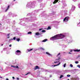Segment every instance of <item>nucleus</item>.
Listing matches in <instances>:
<instances>
[{
    "mask_svg": "<svg viewBox=\"0 0 80 80\" xmlns=\"http://www.w3.org/2000/svg\"><path fill=\"white\" fill-rule=\"evenodd\" d=\"M65 37V36L63 35L62 34H60L58 35H56L52 37L53 39H56L57 38H60L61 39Z\"/></svg>",
    "mask_w": 80,
    "mask_h": 80,
    "instance_id": "nucleus-1",
    "label": "nucleus"
},
{
    "mask_svg": "<svg viewBox=\"0 0 80 80\" xmlns=\"http://www.w3.org/2000/svg\"><path fill=\"white\" fill-rule=\"evenodd\" d=\"M36 3L35 2H29V3H28L27 5V7H29L30 6L32 8H34L35 7V4Z\"/></svg>",
    "mask_w": 80,
    "mask_h": 80,
    "instance_id": "nucleus-2",
    "label": "nucleus"
},
{
    "mask_svg": "<svg viewBox=\"0 0 80 80\" xmlns=\"http://www.w3.org/2000/svg\"><path fill=\"white\" fill-rule=\"evenodd\" d=\"M60 55V53H59L57 55V57H58L57 59H56L55 60L56 61H57L58 60H59L60 59V57H58V56Z\"/></svg>",
    "mask_w": 80,
    "mask_h": 80,
    "instance_id": "nucleus-3",
    "label": "nucleus"
},
{
    "mask_svg": "<svg viewBox=\"0 0 80 80\" xmlns=\"http://www.w3.org/2000/svg\"><path fill=\"white\" fill-rule=\"evenodd\" d=\"M75 9V6L72 5V7L71 8V12H73V11Z\"/></svg>",
    "mask_w": 80,
    "mask_h": 80,
    "instance_id": "nucleus-4",
    "label": "nucleus"
},
{
    "mask_svg": "<svg viewBox=\"0 0 80 80\" xmlns=\"http://www.w3.org/2000/svg\"><path fill=\"white\" fill-rule=\"evenodd\" d=\"M70 19V18H69V17H65L64 19L63 20H69Z\"/></svg>",
    "mask_w": 80,
    "mask_h": 80,
    "instance_id": "nucleus-5",
    "label": "nucleus"
},
{
    "mask_svg": "<svg viewBox=\"0 0 80 80\" xmlns=\"http://www.w3.org/2000/svg\"><path fill=\"white\" fill-rule=\"evenodd\" d=\"M39 68L38 66H37L34 68V69L35 70H37V69H39Z\"/></svg>",
    "mask_w": 80,
    "mask_h": 80,
    "instance_id": "nucleus-6",
    "label": "nucleus"
},
{
    "mask_svg": "<svg viewBox=\"0 0 80 80\" xmlns=\"http://www.w3.org/2000/svg\"><path fill=\"white\" fill-rule=\"evenodd\" d=\"M41 34H42V33H40L39 32H36L35 33L36 35H38H38H41Z\"/></svg>",
    "mask_w": 80,
    "mask_h": 80,
    "instance_id": "nucleus-7",
    "label": "nucleus"
},
{
    "mask_svg": "<svg viewBox=\"0 0 80 80\" xmlns=\"http://www.w3.org/2000/svg\"><path fill=\"white\" fill-rule=\"evenodd\" d=\"M74 52H80V49L74 50Z\"/></svg>",
    "mask_w": 80,
    "mask_h": 80,
    "instance_id": "nucleus-8",
    "label": "nucleus"
},
{
    "mask_svg": "<svg viewBox=\"0 0 80 80\" xmlns=\"http://www.w3.org/2000/svg\"><path fill=\"white\" fill-rule=\"evenodd\" d=\"M58 0H55V1L53 2V4H54V3H56L58 2Z\"/></svg>",
    "mask_w": 80,
    "mask_h": 80,
    "instance_id": "nucleus-9",
    "label": "nucleus"
},
{
    "mask_svg": "<svg viewBox=\"0 0 80 80\" xmlns=\"http://www.w3.org/2000/svg\"><path fill=\"white\" fill-rule=\"evenodd\" d=\"M48 40H47V39H44V40L42 41V42H47V41Z\"/></svg>",
    "mask_w": 80,
    "mask_h": 80,
    "instance_id": "nucleus-10",
    "label": "nucleus"
},
{
    "mask_svg": "<svg viewBox=\"0 0 80 80\" xmlns=\"http://www.w3.org/2000/svg\"><path fill=\"white\" fill-rule=\"evenodd\" d=\"M14 68H17V69H18L19 68L18 67V66H14Z\"/></svg>",
    "mask_w": 80,
    "mask_h": 80,
    "instance_id": "nucleus-11",
    "label": "nucleus"
},
{
    "mask_svg": "<svg viewBox=\"0 0 80 80\" xmlns=\"http://www.w3.org/2000/svg\"><path fill=\"white\" fill-rule=\"evenodd\" d=\"M10 7V6L8 5V8L7 9H6L5 11V12H7V11L8 10V8H9Z\"/></svg>",
    "mask_w": 80,
    "mask_h": 80,
    "instance_id": "nucleus-12",
    "label": "nucleus"
},
{
    "mask_svg": "<svg viewBox=\"0 0 80 80\" xmlns=\"http://www.w3.org/2000/svg\"><path fill=\"white\" fill-rule=\"evenodd\" d=\"M10 7V6L8 5V8L7 9H6L5 11V12H7V11L8 10V8H9Z\"/></svg>",
    "mask_w": 80,
    "mask_h": 80,
    "instance_id": "nucleus-13",
    "label": "nucleus"
},
{
    "mask_svg": "<svg viewBox=\"0 0 80 80\" xmlns=\"http://www.w3.org/2000/svg\"><path fill=\"white\" fill-rule=\"evenodd\" d=\"M33 49H31L29 50V49H28V52H30L31 51H32V50H33Z\"/></svg>",
    "mask_w": 80,
    "mask_h": 80,
    "instance_id": "nucleus-14",
    "label": "nucleus"
},
{
    "mask_svg": "<svg viewBox=\"0 0 80 80\" xmlns=\"http://www.w3.org/2000/svg\"><path fill=\"white\" fill-rule=\"evenodd\" d=\"M60 64V62H59V63L57 65H54V67H55L56 66H58Z\"/></svg>",
    "mask_w": 80,
    "mask_h": 80,
    "instance_id": "nucleus-15",
    "label": "nucleus"
},
{
    "mask_svg": "<svg viewBox=\"0 0 80 80\" xmlns=\"http://www.w3.org/2000/svg\"><path fill=\"white\" fill-rule=\"evenodd\" d=\"M16 52L17 53H21V51H20V50H18L16 51Z\"/></svg>",
    "mask_w": 80,
    "mask_h": 80,
    "instance_id": "nucleus-16",
    "label": "nucleus"
},
{
    "mask_svg": "<svg viewBox=\"0 0 80 80\" xmlns=\"http://www.w3.org/2000/svg\"><path fill=\"white\" fill-rule=\"evenodd\" d=\"M51 29V27L49 26L48 27V28L47 29V30H50Z\"/></svg>",
    "mask_w": 80,
    "mask_h": 80,
    "instance_id": "nucleus-17",
    "label": "nucleus"
},
{
    "mask_svg": "<svg viewBox=\"0 0 80 80\" xmlns=\"http://www.w3.org/2000/svg\"><path fill=\"white\" fill-rule=\"evenodd\" d=\"M46 54H47V55H51V54H50V53H48V52H46Z\"/></svg>",
    "mask_w": 80,
    "mask_h": 80,
    "instance_id": "nucleus-18",
    "label": "nucleus"
},
{
    "mask_svg": "<svg viewBox=\"0 0 80 80\" xmlns=\"http://www.w3.org/2000/svg\"><path fill=\"white\" fill-rule=\"evenodd\" d=\"M42 32H46V31H45V30H42V31H41Z\"/></svg>",
    "mask_w": 80,
    "mask_h": 80,
    "instance_id": "nucleus-19",
    "label": "nucleus"
},
{
    "mask_svg": "<svg viewBox=\"0 0 80 80\" xmlns=\"http://www.w3.org/2000/svg\"><path fill=\"white\" fill-rule=\"evenodd\" d=\"M17 40L18 42H19V41L20 40V38H17Z\"/></svg>",
    "mask_w": 80,
    "mask_h": 80,
    "instance_id": "nucleus-20",
    "label": "nucleus"
},
{
    "mask_svg": "<svg viewBox=\"0 0 80 80\" xmlns=\"http://www.w3.org/2000/svg\"><path fill=\"white\" fill-rule=\"evenodd\" d=\"M63 77V76L62 75H61V76L60 77V78H62V77Z\"/></svg>",
    "mask_w": 80,
    "mask_h": 80,
    "instance_id": "nucleus-21",
    "label": "nucleus"
},
{
    "mask_svg": "<svg viewBox=\"0 0 80 80\" xmlns=\"http://www.w3.org/2000/svg\"><path fill=\"white\" fill-rule=\"evenodd\" d=\"M40 49H41V50H45V49L44 48H40Z\"/></svg>",
    "mask_w": 80,
    "mask_h": 80,
    "instance_id": "nucleus-22",
    "label": "nucleus"
},
{
    "mask_svg": "<svg viewBox=\"0 0 80 80\" xmlns=\"http://www.w3.org/2000/svg\"><path fill=\"white\" fill-rule=\"evenodd\" d=\"M28 34H31L32 33V32H29L28 33Z\"/></svg>",
    "mask_w": 80,
    "mask_h": 80,
    "instance_id": "nucleus-23",
    "label": "nucleus"
},
{
    "mask_svg": "<svg viewBox=\"0 0 80 80\" xmlns=\"http://www.w3.org/2000/svg\"><path fill=\"white\" fill-rule=\"evenodd\" d=\"M75 63L76 64H77V63H78V61H76L75 62Z\"/></svg>",
    "mask_w": 80,
    "mask_h": 80,
    "instance_id": "nucleus-24",
    "label": "nucleus"
},
{
    "mask_svg": "<svg viewBox=\"0 0 80 80\" xmlns=\"http://www.w3.org/2000/svg\"><path fill=\"white\" fill-rule=\"evenodd\" d=\"M66 67V63H65L64 64V67Z\"/></svg>",
    "mask_w": 80,
    "mask_h": 80,
    "instance_id": "nucleus-25",
    "label": "nucleus"
},
{
    "mask_svg": "<svg viewBox=\"0 0 80 80\" xmlns=\"http://www.w3.org/2000/svg\"><path fill=\"white\" fill-rule=\"evenodd\" d=\"M70 66L71 67H73V65L72 64H71L70 65Z\"/></svg>",
    "mask_w": 80,
    "mask_h": 80,
    "instance_id": "nucleus-26",
    "label": "nucleus"
},
{
    "mask_svg": "<svg viewBox=\"0 0 80 80\" xmlns=\"http://www.w3.org/2000/svg\"><path fill=\"white\" fill-rule=\"evenodd\" d=\"M67 77H70V75H69V74H68L67 75Z\"/></svg>",
    "mask_w": 80,
    "mask_h": 80,
    "instance_id": "nucleus-27",
    "label": "nucleus"
},
{
    "mask_svg": "<svg viewBox=\"0 0 80 80\" xmlns=\"http://www.w3.org/2000/svg\"><path fill=\"white\" fill-rule=\"evenodd\" d=\"M77 67H78L79 68H80V65H78L77 66Z\"/></svg>",
    "mask_w": 80,
    "mask_h": 80,
    "instance_id": "nucleus-28",
    "label": "nucleus"
},
{
    "mask_svg": "<svg viewBox=\"0 0 80 80\" xmlns=\"http://www.w3.org/2000/svg\"><path fill=\"white\" fill-rule=\"evenodd\" d=\"M38 1L39 2H41L42 1V0H38Z\"/></svg>",
    "mask_w": 80,
    "mask_h": 80,
    "instance_id": "nucleus-29",
    "label": "nucleus"
},
{
    "mask_svg": "<svg viewBox=\"0 0 80 80\" xmlns=\"http://www.w3.org/2000/svg\"><path fill=\"white\" fill-rule=\"evenodd\" d=\"M54 63H58V62H59V61H58V62H57V61H56V62H54Z\"/></svg>",
    "mask_w": 80,
    "mask_h": 80,
    "instance_id": "nucleus-30",
    "label": "nucleus"
},
{
    "mask_svg": "<svg viewBox=\"0 0 80 80\" xmlns=\"http://www.w3.org/2000/svg\"><path fill=\"white\" fill-rule=\"evenodd\" d=\"M16 38L15 37H14L13 38V39L14 40H15V39Z\"/></svg>",
    "mask_w": 80,
    "mask_h": 80,
    "instance_id": "nucleus-31",
    "label": "nucleus"
},
{
    "mask_svg": "<svg viewBox=\"0 0 80 80\" xmlns=\"http://www.w3.org/2000/svg\"><path fill=\"white\" fill-rule=\"evenodd\" d=\"M80 57V56L78 55V57H77V58H78Z\"/></svg>",
    "mask_w": 80,
    "mask_h": 80,
    "instance_id": "nucleus-32",
    "label": "nucleus"
},
{
    "mask_svg": "<svg viewBox=\"0 0 80 80\" xmlns=\"http://www.w3.org/2000/svg\"><path fill=\"white\" fill-rule=\"evenodd\" d=\"M28 73H30V72H28L25 74L26 75H27L28 74Z\"/></svg>",
    "mask_w": 80,
    "mask_h": 80,
    "instance_id": "nucleus-33",
    "label": "nucleus"
},
{
    "mask_svg": "<svg viewBox=\"0 0 80 80\" xmlns=\"http://www.w3.org/2000/svg\"><path fill=\"white\" fill-rule=\"evenodd\" d=\"M78 8H80V4L78 5Z\"/></svg>",
    "mask_w": 80,
    "mask_h": 80,
    "instance_id": "nucleus-34",
    "label": "nucleus"
},
{
    "mask_svg": "<svg viewBox=\"0 0 80 80\" xmlns=\"http://www.w3.org/2000/svg\"><path fill=\"white\" fill-rule=\"evenodd\" d=\"M14 66L12 65V66H11V67H13V68H14Z\"/></svg>",
    "mask_w": 80,
    "mask_h": 80,
    "instance_id": "nucleus-35",
    "label": "nucleus"
},
{
    "mask_svg": "<svg viewBox=\"0 0 80 80\" xmlns=\"http://www.w3.org/2000/svg\"><path fill=\"white\" fill-rule=\"evenodd\" d=\"M1 68V71H2V70H3V68Z\"/></svg>",
    "mask_w": 80,
    "mask_h": 80,
    "instance_id": "nucleus-36",
    "label": "nucleus"
},
{
    "mask_svg": "<svg viewBox=\"0 0 80 80\" xmlns=\"http://www.w3.org/2000/svg\"><path fill=\"white\" fill-rule=\"evenodd\" d=\"M10 33L8 34V36H9V35H10Z\"/></svg>",
    "mask_w": 80,
    "mask_h": 80,
    "instance_id": "nucleus-37",
    "label": "nucleus"
},
{
    "mask_svg": "<svg viewBox=\"0 0 80 80\" xmlns=\"http://www.w3.org/2000/svg\"><path fill=\"white\" fill-rule=\"evenodd\" d=\"M9 47H12V45L11 44L10 45Z\"/></svg>",
    "mask_w": 80,
    "mask_h": 80,
    "instance_id": "nucleus-38",
    "label": "nucleus"
},
{
    "mask_svg": "<svg viewBox=\"0 0 80 80\" xmlns=\"http://www.w3.org/2000/svg\"><path fill=\"white\" fill-rule=\"evenodd\" d=\"M12 78H13V79H15V77H13Z\"/></svg>",
    "mask_w": 80,
    "mask_h": 80,
    "instance_id": "nucleus-39",
    "label": "nucleus"
},
{
    "mask_svg": "<svg viewBox=\"0 0 80 80\" xmlns=\"http://www.w3.org/2000/svg\"><path fill=\"white\" fill-rule=\"evenodd\" d=\"M20 20H24V19H21Z\"/></svg>",
    "mask_w": 80,
    "mask_h": 80,
    "instance_id": "nucleus-40",
    "label": "nucleus"
},
{
    "mask_svg": "<svg viewBox=\"0 0 80 80\" xmlns=\"http://www.w3.org/2000/svg\"><path fill=\"white\" fill-rule=\"evenodd\" d=\"M42 30V29H39V30L40 31V30Z\"/></svg>",
    "mask_w": 80,
    "mask_h": 80,
    "instance_id": "nucleus-41",
    "label": "nucleus"
},
{
    "mask_svg": "<svg viewBox=\"0 0 80 80\" xmlns=\"http://www.w3.org/2000/svg\"><path fill=\"white\" fill-rule=\"evenodd\" d=\"M26 20H28V18H26Z\"/></svg>",
    "mask_w": 80,
    "mask_h": 80,
    "instance_id": "nucleus-42",
    "label": "nucleus"
},
{
    "mask_svg": "<svg viewBox=\"0 0 80 80\" xmlns=\"http://www.w3.org/2000/svg\"><path fill=\"white\" fill-rule=\"evenodd\" d=\"M17 79H18V80H19V78H17Z\"/></svg>",
    "mask_w": 80,
    "mask_h": 80,
    "instance_id": "nucleus-43",
    "label": "nucleus"
},
{
    "mask_svg": "<svg viewBox=\"0 0 80 80\" xmlns=\"http://www.w3.org/2000/svg\"><path fill=\"white\" fill-rule=\"evenodd\" d=\"M73 1L74 2H75L76 1V0H73Z\"/></svg>",
    "mask_w": 80,
    "mask_h": 80,
    "instance_id": "nucleus-44",
    "label": "nucleus"
},
{
    "mask_svg": "<svg viewBox=\"0 0 80 80\" xmlns=\"http://www.w3.org/2000/svg\"><path fill=\"white\" fill-rule=\"evenodd\" d=\"M10 38V37H8V38Z\"/></svg>",
    "mask_w": 80,
    "mask_h": 80,
    "instance_id": "nucleus-45",
    "label": "nucleus"
},
{
    "mask_svg": "<svg viewBox=\"0 0 80 80\" xmlns=\"http://www.w3.org/2000/svg\"><path fill=\"white\" fill-rule=\"evenodd\" d=\"M68 53L70 54H72V53H70V52H69Z\"/></svg>",
    "mask_w": 80,
    "mask_h": 80,
    "instance_id": "nucleus-46",
    "label": "nucleus"
},
{
    "mask_svg": "<svg viewBox=\"0 0 80 80\" xmlns=\"http://www.w3.org/2000/svg\"><path fill=\"white\" fill-rule=\"evenodd\" d=\"M0 78H2V77H0Z\"/></svg>",
    "mask_w": 80,
    "mask_h": 80,
    "instance_id": "nucleus-47",
    "label": "nucleus"
},
{
    "mask_svg": "<svg viewBox=\"0 0 80 80\" xmlns=\"http://www.w3.org/2000/svg\"><path fill=\"white\" fill-rule=\"evenodd\" d=\"M6 80H8V79L7 78L6 79Z\"/></svg>",
    "mask_w": 80,
    "mask_h": 80,
    "instance_id": "nucleus-48",
    "label": "nucleus"
},
{
    "mask_svg": "<svg viewBox=\"0 0 80 80\" xmlns=\"http://www.w3.org/2000/svg\"><path fill=\"white\" fill-rule=\"evenodd\" d=\"M65 21H66V20H63L64 22H65Z\"/></svg>",
    "mask_w": 80,
    "mask_h": 80,
    "instance_id": "nucleus-49",
    "label": "nucleus"
},
{
    "mask_svg": "<svg viewBox=\"0 0 80 80\" xmlns=\"http://www.w3.org/2000/svg\"><path fill=\"white\" fill-rule=\"evenodd\" d=\"M50 77H52V76L51 75V76H50Z\"/></svg>",
    "mask_w": 80,
    "mask_h": 80,
    "instance_id": "nucleus-50",
    "label": "nucleus"
},
{
    "mask_svg": "<svg viewBox=\"0 0 80 80\" xmlns=\"http://www.w3.org/2000/svg\"><path fill=\"white\" fill-rule=\"evenodd\" d=\"M0 25H2V24H1V23H0Z\"/></svg>",
    "mask_w": 80,
    "mask_h": 80,
    "instance_id": "nucleus-51",
    "label": "nucleus"
},
{
    "mask_svg": "<svg viewBox=\"0 0 80 80\" xmlns=\"http://www.w3.org/2000/svg\"><path fill=\"white\" fill-rule=\"evenodd\" d=\"M72 51L71 50V51H70V52H72Z\"/></svg>",
    "mask_w": 80,
    "mask_h": 80,
    "instance_id": "nucleus-52",
    "label": "nucleus"
},
{
    "mask_svg": "<svg viewBox=\"0 0 80 80\" xmlns=\"http://www.w3.org/2000/svg\"><path fill=\"white\" fill-rule=\"evenodd\" d=\"M1 46H3V44H2V45H1Z\"/></svg>",
    "mask_w": 80,
    "mask_h": 80,
    "instance_id": "nucleus-53",
    "label": "nucleus"
},
{
    "mask_svg": "<svg viewBox=\"0 0 80 80\" xmlns=\"http://www.w3.org/2000/svg\"><path fill=\"white\" fill-rule=\"evenodd\" d=\"M16 0H14V1H15Z\"/></svg>",
    "mask_w": 80,
    "mask_h": 80,
    "instance_id": "nucleus-54",
    "label": "nucleus"
},
{
    "mask_svg": "<svg viewBox=\"0 0 80 80\" xmlns=\"http://www.w3.org/2000/svg\"><path fill=\"white\" fill-rule=\"evenodd\" d=\"M68 80H69V79H68Z\"/></svg>",
    "mask_w": 80,
    "mask_h": 80,
    "instance_id": "nucleus-55",
    "label": "nucleus"
},
{
    "mask_svg": "<svg viewBox=\"0 0 80 80\" xmlns=\"http://www.w3.org/2000/svg\"><path fill=\"white\" fill-rule=\"evenodd\" d=\"M13 40V39H12V40Z\"/></svg>",
    "mask_w": 80,
    "mask_h": 80,
    "instance_id": "nucleus-56",
    "label": "nucleus"
}]
</instances>
